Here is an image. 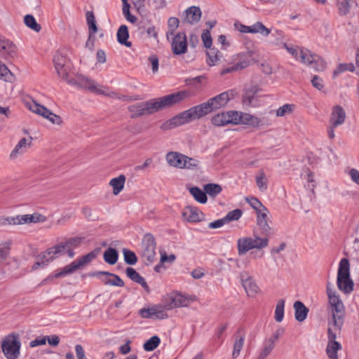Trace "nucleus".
<instances>
[{
    "mask_svg": "<svg viewBox=\"0 0 359 359\" xmlns=\"http://www.w3.org/2000/svg\"><path fill=\"white\" fill-rule=\"evenodd\" d=\"M189 96L187 91H180L159 98L149 100L128 107L132 118L150 115L160 110L170 107L182 101Z\"/></svg>",
    "mask_w": 359,
    "mask_h": 359,
    "instance_id": "nucleus-1",
    "label": "nucleus"
},
{
    "mask_svg": "<svg viewBox=\"0 0 359 359\" xmlns=\"http://www.w3.org/2000/svg\"><path fill=\"white\" fill-rule=\"evenodd\" d=\"M212 111V109L208 100L197 106L191 107L180 114L165 121L161 126L163 130H170L177 126L189 123L191 121L198 119Z\"/></svg>",
    "mask_w": 359,
    "mask_h": 359,
    "instance_id": "nucleus-2",
    "label": "nucleus"
},
{
    "mask_svg": "<svg viewBox=\"0 0 359 359\" xmlns=\"http://www.w3.org/2000/svg\"><path fill=\"white\" fill-rule=\"evenodd\" d=\"M268 237H260L255 232L252 236H243L237 240L236 247L239 256H243L252 250H256L255 259H261L264 255L263 249L269 246Z\"/></svg>",
    "mask_w": 359,
    "mask_h": 359,
    "instance_id": "nucleus-3",
    "label": "nucleus"
},
{
    "mask_svg": "<svg viewBox=\"0 0 359 359\" xmlns=\"http://www.w3.org/2000/svg\"><path fill=\"white\" fill-rule=\"evenodd\" d=\"M332 285L330 283L327 285V294L329 299V303L332 307V327L335 331H339L342 325V316L344 310V304L337 292L332 288Z\"/></svg>",
    "mask_w": 359,
    "mask_h": 359,
    "instance_id": "nucleus-4",
    "label": "nucleus"
},
{
    "mask_svg": "<svg viewBox=\"0 0 359 359\" xmlns=\"http://www.w3.org/2000/svg\"><path fill=\"white\" fill-rule=\"evenodd\" d=\"M1 347L6 359H18L20 354L21 348L19 334L13 332L4 337Z\"/></svg>",
    "mask_w": 359,
    "mask_h": 359,
    "instance_id": "nucleus-5",
    "label": "nucleus"
},
{
    "mask_svg": "<svg viewBox=\"0 0 359 359\" xmlns=\"http://www.w3.org/2000/svg\"><path fill=\"white\" fill-rule=\"evenodd\" d=\"M97 256L95 251H92L87 255L82 256L76 259L71 264L65 266L58 273L54 274L53 277L58 278L74 273L76 271L81 269L82 267L90 263Z\"/></svg>",
    "mask_w": 359,
    "mask_h": 359,
    "instance_id": "nucleus-6",
    "label": "nucleus"
},
{
    "mask_svg": "<svg viewBox=\"0 0 359 359\" xmlns=\"http://www.w3.org/2000/svg\"><path fill=\"white\" fill-rule=\"evenodd\" d=\"M53 62L58 76L67 82L69 79V74L72 66L70 60L65 54L58 50L55 53Z\"/></svg>",
    "mask_w": 359,
    "mask_h": 359,
    "instance_id": "nucleus-7",
    "label": "nucleus"
},
{
    "mask_svg": "<svg viewBox=\"0 0 359 359\" xmlns=\"http://www.w3.org/2000/svg\"><path fill=\"white\" fill-rule=\"evenodd\" d=\"M156 243L154 236L151 233L144 235L142 241V256L147 265L154 262L156 259Z\"/></svg>",
    "mask_w": 359,
    "mask_h": 359,
    "instance_id": "nucleus-8",
    "label": "nucleus"
},
{
    "mask_svg": "<svg viewBox=\"0 0 359 359\" xmlns=\"http://www.w3.org/2000/svg\"><path fill=\"white\" fill-rule=\"evenodd\" d=\"M240 279L248 297L254 298L260 292L261 290L255 279L249 272L246 271L241 272Z\"/></svg>",
    "mask_w": 359,
    "mask_h": 359,
    "instance_id": "nucleus-9",
    "label": "nucleus"
},
{
    "mask_svg": "<svg viewBox=\"0 0 359 359\" xmlns=\"http://www.w3.org/2000/svg\"><path fill=\"white\" fill-rule=\"evenodd\" d=\"M166 311L168 310L165 304H157L151 307L141 309L139 311V313L143 318L163 320L168 317Z\"/></svg>",
    "mask_w": 359,
    "mask_h": 359,
    "instance_id": "nucleus-10",
    "label": "nucleus"
},
{
    "mask_svg": "<svg viewBox=\"0 0 359 359\" xmlns=\"http://www.w3.org/2000/svg\"><path fill=\"white\" fill-rule=\"evenodd\" d=\"M67 83L69 85L76 86L79 88L88 90L95 94H97V93H102L98 90L100 86L99 84H97L94 80L82 75H79L73 79H69Z\"/></svg>",
    "mask_w": 359,
    "mask_h": 359,
    "instance_id": "nucleus-11",
    "label": "nucleus"
},
{
    "mask_svg": "<svg viewBox=\"0 0 359 359\" xmlns=\"http://www.w3.org/2000/svg\"><path fill=\"white\" fill-rule=\"evenodd\" d=\"M237 95L238 93L235 90H229L209 99L208 101L212 111H215L225 107L229 100Z\"/></svg>",
    "mask_w": 359,
    "mask_h": 359,
    "instance_id": "nucleus-12",
    "label": "nucleus"
},
{
    "mask_svg": "<svg viewBox=\"0 0 359 359\" xmlns=\"http://www.w3.org/2000/svg\"><path fill=\"white\" fill-rule=\"evenodd\" d=\"M196 300L197 297L195 295L186 297L182 294L176 293L171 296L170 302L165 305L169 311L174 308L189 306L191 302Z\"/></svg>",
    "mask_w": 359,
    "mask_h": 359,
    "instance_id": "nucleus-13",
    "label": "nucleus"
},
{
    "mask_svg": "<svg viewBox=\"0 0 359 359\" xmlns=\"http://www.w3.org/2000/svg\"><path fill=\"white\" fill-rule=\"evenodd\" d=\"M334 327L328 328V344L326 353L330 359H338L337 351L341 348V344L336 341L337 334Z\"/></svg>",
    "mask_w": 359,
    "mask_h": 359,
    "instance_id": "nucleus-14",
    "label": "nucleus"
},
{
    "mask_svg": "<svg viewBox=\"0 0 359 359\" xmlns=\"http://www.w3.org/2000/svg\"><path fill=\"white\" fill-rule=\"evenodd\" d=\"M29 109L33 112L48 118L51 123L56 125H60L62 123L60 116L53 114L45 107L33 102L29 106Z\"/></svg>",
    "mask_w": 359,
    "mask_h": 359,
    "instance_id": "nucleus-15",
    "label": "nucleus"
},
{
    "mask_svg": "<svg viewBox=\"0 0 359 359\" xmlns=\"http://www.w3.org/2000/svg\"><path fill=\"white\" fill-rule=\"evenodd\" d=\"M257 214V225L259 226V229L262 232V233L265 236L264 237H268L271 232V227L269 224V210L266 208L264 210H259V212H256Z\"/></svg>",
    "mask_w": 359,
    "mask_h": 359,
    "instance_id": "nucleus-16",
    "label": "nucleus"
},
{
    "mask_svg": "<svg viewBox=\"0 0 359 359\" xmlns=\"http://www.w3.org/2000/svg\"><path fill=\"white\" fill-rule=\"evenodd\" d=\"M172 50L175 55H181L187 52V39L184 33H178L175 36L172 42Z\"/></svg>",
    "mask_w": 359,
    "mask_h": 359,
    "instance_id": "nucleus-17",
    "label": "nucleus"
},
{
    "mask_svg": "<svg viewBox=\"0 0 359 359\" xmlns=\"http://www.w3.org/2000/svg\"><path fill=\"white\" fill-rule=\"evenodd\" d=\"M32 140L33 138L32 137H29V139L25 137L22 138L11 152L9 158L11 160H15L25 154L31 146Z\"/></svg>",
    "mask_w": 359,
    "mask_h": 359,
    "instance_id": "nucleus-18",
    "label": "nucleus"
},
{
    "mask_svg": "<svg viewBox=\"0 0 359 359\" xmlns=\"http://www.w3.org/2000/svg\"><path fill=\"white\" fill-rule=\"evenodd\" d=\"M346 117V112L341 106H334L329 119V123L332 124V127H338L344 123Z\"/></svg>",
    "mask_w": 359,
    "mask_h": 359,
    "instance_id": "nucleus-19",
    "label": "nucleus"
},
{
    "mask_svg": "<svg viewBox=\"0 0 359 359\" xmlns=\"http://www.w3.org/2000/svg\"><path fill=\"white\" fill-rule=\"evenodd\" d=\"M201 11L199 7L192 6L184 11V17L182 22L189 25H194L199 22L201 18Z\"/></svg>",
    "mask_w": 359,
    "mask_h": 359,
    "instance_id": "nucleus-20",
    "label": "nucleus"
},
{
    "mask_svg": "<svg viewBox=\"0 0 359 359\" xmlns=\"http://www.w3.org/2000/svg\"><path fill=\"white\" fill-rule=\"evenodd\" d=\"M203 214L196 207L187 206L182 211L183 219L191 223L200 222Z\"/></svg>",
    "mask_w": 359,
    "mask_h": 359,
    "instance_id": "nucleus-21",
    "label": "nucleus"
},
{
    "mask_svg": "<svg viewBox=\"0 0 359 359\" xmlns=\"http://www.w3.org/2000/svg\"><path fill=\"white\" fill-rule=\"evenodd\" d=\"M165 159L170 165L182 169L184 161L186 159V155L179 152L170 151L166 154Z\"/></svg>",
    "mask_w": 359,
    "mask_h": 359,
    "instance_id": "nucleus-22",
    "label": "nucleus"
},
{
    "mask_svg": "<svg viewBox=\"0 0 359 359\" xmlns=\"http://www.w3.org/2000/svg\"><path fill=\"white\" fill-rule=\"evenodd\" d=\"M126 273L127 276L131 280L141 285L146 292H149V287L144 278L138 272H137L135 269L131 267H128L126 270Z\"/></svg>",
    "mask_w": 359,
    "mask_h": 359,
    "instance_id": "nucleus-23",
    "label": "nucleus"
},
{
    "mask_svg": "<svg viewBox=\"0 0 359 359\" xmlns=\"http://www.w3.org/2000/svg\"><path fill=\"white\" fill-rule=\"evenodd\" d=\"M96 275H104L107 276L103 280V282L105 285H110L117 287L124 286V282L116 274L107 271H98Z\"/></svg>",
    "mask_w": 359,
    "mask_h": 359,
    "instance_id": "nucleus-24",
    "label": "nucleus"
},
{
    "mask_svg": "<svg viewBox=\"0 0 359 359\" xmlns=\"http://www.w3.org/2000/svg\"><path fill=\"white\" fill-rule=\"evenodd\" d=\"M17 51L16 46L9 40L4 39L0 43V55L13 57Z\"/></svg>",
    "mask_w": 359,
    "mask_h": 359,
    "instance_id": "nucleus-25",
    "label": "nucleus"
},
{
    "mask_svg": "<svg viewBox=\"0 0 359 359\" xmlns=\"http://www.w3.org/2000/svg\"><path fill=\"white\" fill-rule=\"evenodd\" d=\"M3 224L20 225L30 224L29 215H16L15 217H8L3 219Z\"/></svg>",
    "mask_w": 359,
    "mask_h": 359,
    "instance_id": "nucleus-26",
    "label": "nucleus"
},
{
    "mask_svg": "<svg viewBox=\"0 0 359 359\" xmlns=\"http://www.w3.org/2000/svg\"><path fill=\"white\" fill-rule=\"evenodd\" d=\"M295 319L299 322L304 321L308 315L309 309L300 301L294 303Z\"/></svg>",
    "mask_w": 359,
    "mask_h": 359,
    "instance_id": "nucleus-27",
    "label": "nucleus"
},
{
    "mask_svg": "<svg viewBox=\"0 0 359 359\" xmlns=\"http://www.w3.org/2000/svg\"><path fill=\"white\" fill-rule=\"evenodd\" d=\"M117 41L119 43L126 46V47H130L132 43L128 39L129 38V33L128 27L125 25H121L118 28L116 34Z\"/></svg>",
    "mask_w": 359,
    "mask_h": 359,
    "instance_id": "nucleus-28",
    "label": "nucleus"
},
{
    "mask_svg": "<svg viewBox=\"0 0 359 359\" xmlns=\"http://www.w3.org/2000/svg\"><path fill=\"white\" fill-rule=\"evenodd\" d=\"M350 277V265L349 262L346 258L341 259L339 265L337 278L339 282L341 283L342 278H346Z\"/></svg>",
    "mask_w": 359,
    "mask_h": 359,
    "instance_id": "nucleus-29",
    "label": "nucleus"
},
{
    "mask_svg": "<svg viewBox=\"0 0 359 359\" xmlns=\"http://www.w3.org/2000/svg\"><path fill=\"white\" fill-rule=\"evenodd\" d=\"M314 55L315 54H313L308 49L301 48L297 57L295 59L299 60L302 63L309 66L312 65V60Z\"/></svg>",
    "mask_w": 359,
    "mask_h": 359,
    "instance_id": "nucleus-30",
    "label": "nucleus"
},
{
    "mask_svg": "<svg viewBox=\"0 0 359 359\" xmlns=\"http://www.w3.org/2000/svg\"><path fill=\"white\" fill-rule=\"evenodd\" d=\"M126 182V177L120 175L118 177L113 178L110 180L109 184L113 188V194L118 195L123 189Z\"/></svg>",
    "mask_w": 359,
    "mask_h": 359,
    "instance_id": "nucleus-31",
    "label": "nucleus"
},
{
    "mask_svg": "<svg viewBox=\"0 0 359 359\" xmlns=\"http://www.w3.org/2000/svg\"><path fill=\"white\" fill-rule=\"evenodd\" d=\"M355 0H337L336 5L340 15H346Z\"/></svg>",
    "mask_w": 359,
    "mask_h": 359,
    "instance_id": "nucleus-32",
    "label": "nucleus"
},
{
    "mask_svg": "<svg viewBox=\"0 0 359 359\" xmlns=\"http://www.w3.org/2000/svg\"><path fill=\"white\" fill-rule=\"evenodd\" d=\"M201 163L198 159L186 156V159H184L183 163L182 169L196 171L201 170Z\"/></svg>",
    "mask_w": 359,
    "mask_h": 359,
    "instance_id": "nucleus-33",
    "label": "nucleus"
},
{
    "mask_svg": "<svg viewBox=\"0 0 359 359\" xmlns=\"http://www.w3.org/2000/svg\"><path fill=\"white\" fill-rule=\"evenodd\" d=\"M241 123L250 125L253 127H258L261 125L262 121L251 114H241Z\"/></svg>",
    "mask_w": 359,
    "mask_h": 359,
    "instance_id": "nucleus-34",
    "label": "nucleus"
},
{
    "mask_svg": "<svg viewBox=\"0 0 359 359\" xmlns=\"http://www.w3.org/2000/svg\"><path fill=\"white\" fill-rule=\"evenodd\" d=\"M190 194L193 196L194 199L200 203H205L208 198L205 191L201 190L197 187H194L189 189Z\"/></svg>",
    "mask_w": 359,
    "mask_h": 359,
    "instance_id": "nucleus-35",
    "label": "nucleus"
},
{
    "mask_svg": "<svg viewBox=\"0 0 359 359\" xmlns=\"http://www.w3.org/2000/svg\"><path fill=\"white\" fill-rule=\"evenodd\" d=\"M251 34H259L262 36H267L271 33V29L267 28L262 22H257L250 28Z\"/></svg>",
    "mask_w": 359,
    "mask_h": 359,
    "instance_id": "nucleus-36",
    "label": "nucleus"
},
{
    "mask_svg": "<svg viewBox=\"0 0 359 359\" xmlns=\"http://www.w3.org/2000/svg\"><path fill=\"white\" fill-rule=\"evenodd\" d=\"M86 21L89 29L90 39L93 38L94 34L97 31L95 15L92 11H87Z\"/></svg>",
    "mask_w": 359,
    "mask_h": 359,
    "instance_id": "nucleus-37",
    "label": "nucleus"
},
{
    "mask_svg": "<svg viewBox=\"0 0 359 359\" xmlns=\"http://www.w3.org/2000/svg\"><path fill=\"white\" fill-rule=\"evenodd\" d=\"M104 260L109 264H115L118 260V254L116 249L109 248L103 255Z\"/></svg>",
    "mask_w": 359,
    "mask_h": 359,
    "instance_id": "nucleus-38",
    "label": "nucleus"
},
{
    "mask_svg": "<svg viewBox=\"0 0 359 359\" xmlns=\"http://www.w3.org/2000/svg\"><path fill=\"white\" fill-rule=\"evenodd\" d=\"M226 118L229 116L225 112L219 113L211 118V123L217 127L224 126L229 124Z\"/></svg>",
    "mask_w": 359,
    "mask_h": 359,
    "instance_id": "nucleus-39",
    "label": "nucleus"
},
{
    "mask_svg": "<svg viewBox=\"0 0 359 359\" xmlns=\"http://www.w3.org/2000/svg\"><path fill=\"white\" fill-rule=\"evenodd\" d=\"M341 283L339 282V278H337V287L338 288L344 292V293H350L353 289V282L351 279V278H342L341 280Z\"/></svg>",
    "mask_w": 359,
    "mask_h": 359,
    "instance_id": "nucleus-40",
    "label": "nucleus"
},
{
    "mask_svg": "<svg viewBox=\"0 0 359 359\" xmlns=\"http://www.w3.org/2000/svg\"><path fill=\"white\" fill-rule=\"evenodd\" d=\"M245 341V335L235 336V341L233 344V350L232 352V357L236 358L242 350Z\"/></svg>",
    "mask_w": 359,
    "mask_h": 359,
    "instance_id": "nucleus-41",
    "label": "nucleus"
},
{
    "mask_svg": "<svg viewBox=\"0 0 359 359\" xmlns=\"http://www.w3.org/2000/svg\"><path fill=\"white\" fill-rule=\"evenodd\" d=\"M207 55L208 57V63L210 66L215 65L222 57L221 53L218 50L210 48L207 52Z\"/></svg>",
    "mask_w": 359,
    "mask_h": 359,
    "instance_id": "nucleus-42",
    "label": "nucleus"
},
{
    "mask_svg": "<svg viewBox=\"0 0 359 359\" xmlns=\"http://www.w3.org/2000/svg\"><path fill=\"white\" fill-rule=\"evenodd\" d=\"M24 23L28 28L36 32H39L41 29V25L37 23L36 19L32 15H26L24 17Z\"/></svg>",
    "mask_w": 359,
    "mask_h": 359,
    "instance_id": "nucleus-43",
    "label": "nucleus"
},
{
    "mask_svg": "<svg viewBox=\"0 0 359 359\" xmlns=\"http://www.w3.org/2000/svg\"><path fill=\"white\" fill-rule=\"evenodd\" d=\"M203 189L206 194H208L211 197L217 196L222 191V188L219 184L212 183H209L204 185Z\"/></svg>",
    "mask_w": 359,
    "mask_h": 359,
    "instance_id": "nucleus-44",
    "label": "nucleus"
},
{
    "mask_svg": "<svg viewBox=\"0 0 359 359\" xmlns=\"http://www.w3.org/2000/svg\"><path fill=\"white\" fill-rule=\"evenodd\" d=\"M275 347V343L274 339H269L262 350V351L259 353V355L258 356L257 359H266L267 356L271 353L272 350Z\"/></svg>",
    "mask_w": 359,
    "mask_h": 359,
    "instance_id": "nucleus-45",
    "label": "nucleus"
},
{
    "mask_svg": "<svg viewBox=\"0 0 359 359\" xmlns=\"http://www.w3.org/2000/svg\"><path fill=\"white\" fill-rule=\"evenodd\" d=\"M99 91H101L102 93H97V95H103L105 96H107L112 99H118V100H128V97L126 95H120L116 92L114 91H109L107 88H104L103 86H100Z\"/></svg>",
    "mask_w": 359,
    "mask_h": 359,
    "instance_id": "nucleus-46",
    "label": "nucleus"
},
{
    "mask_svg": "<svg viewBox=\"0 0 359 359\" xmlns=\"http://www.w3.org/2000/svg\"><path fill=\"white\" fill-rule=\"evenodd\" d=\"M257 93V88L256 86H251L250 88L246 89L243 95V103L248 105L251 104L254 96Z\"/></svg>",
    "mask_w": 359,
    "mask_h": 359,
    "instance_id": "nucleus-47",
    "label": "nucleus"
},
{
    "mask_svg": "<svg viewBox=\"0 0 359 359\" xmlns=\"http://www.w3.org/2000/svg\"><path fill=\"white\" fill-rule=\"evenodd\" d=\"M160 342L161 339L158 336H153L144 344L143 348L146 351H152L158 346Z\"/></svg>",
    "mask_w": 359,
    "mask_h": 359,
    "instance_id": "nucleus-48",
    "label": "nucleus"
},
{
    "mask_svg": "<svg viewBox=\"0 0 359 359\" xmlns=\"http://www.w3.org/2000/svg\"><path fill=\"white\" fill-rule=\"evenodd\" d=\"M295 109V105L292 104H285L280 107L276 111L278 117H283L292 113Z\"/></svg>",
    "mask_w": 359,
    "mask_h": 359,
    "instance_id": "nucleus-49",
    "label": "nucleus"
},
{
    "mask_svg": "<svg viewBox=\"0 0 359 359\" xmlns=\"http://www.w3.org/2000/svg\"><path fill=\"white\" fill-rule=\"evenodd\" d=\"M310 66L318 72H322L326 68V62L322 57L315 54L312 65Z\"/></svg>",
    "mask_w": 359,
    "mask_h": 359,
    "instance_id": "nucleus-50",
    "label": "nucleus"
},
{
    "mask_svg": "<svg viewBox=\"0 0 359 359\" xmlns=\"http://www.w3.org/2000/svg\"><path fill=\"white\" fill-rule=\"evenodd\" d=\"M284 308H285V301L283 299H280L275 309V320L277 322H281L284 318Z\"/></svg>",
    "mask_w": 359,
    "mask_h": 359,
    "instance_id": "nucleus-51",
    "label": "nucleus"
},
{
    "mask_svg": "<svg viewBox=\"0 0 359 359\" xmlns=\"http://www.w3.org/2000/svg\"><path fill=\"white\" fill-rule=\"evenodd\" d=\"M11 242L0 243V263L4 262L10 254Z\"/></svg>",
    "mask_w": 359,
    "mask_h": 359,
    "instance_id": "nucleus-52",
    "label": "nucleus"
},
{
    "mask_svg": "<svg viewBox=\"0 0 359 359\" xmlns=\"http://www.w3.org/2000/svg\"><path fill=\"white\" fill-rule=\"evenodd\" d=\"M123 254L124 257V261L126 264L130 265H134L137 262V258L135 252L133 251L123 248Z\"/></svg>",
    "mask_w": 359,
    "mask_h": 359,
    "instance_id": "nucleus-53",
    "label": "nucleus"
},
{
    "mask_svg": "<svg viewBox=\"0 0 359 359\" xmlns=\"http://www.w3.org/2000/svg\"><path fill=\"white\" fill-rule=\"evenodd\" d=\"M243 212L240 209H235L231 210L227 213V215L224 217V219L226 224L229 223L233 221H238L242 216Z\"/></svg>",
    "mask_w": 359,
    "mask_h": 359,
    "instance_id": "nucleus-54",
    "label": "nucleus"
},
{
    "mask_svg": "<svg viewBox=\"0 0 359 359\" xmlns=\"http://www.w3.org/2000/svg\"><path fill=\"white\" fill-rule=\"evenodd\" d=\"M42 264V267L46 266L50 262L55 259V256L50 255V252L47 250L43 253L36 257Z\"/></svg>",
    "mask_w": 359,
    "mask_h": 359,
    "instance_id": "nucleus-55",
    "label": "nucleus"
},
{
    "mask_svg": "<svg viewBox=\"0 0 359 359\" xmlns=\"http://www.w3.org/2000/svg\"><path fill=\"white\" fill-rule=\"evenodd\" d=\"M349 71V72H354L355 71V66L353 63H348V64H340L337 66V67L334 70L333 72V76L334 77H336L338 76L340 73Z\"/></svg>",
    "mask_w": 359,
    "mask_h": 359,
    "instance_id": "nucleus-56",
    "label": "nucleus"
},
{
    "mask_svg": "<svg viewBox=\"0 0 359 359\" xmlns=\"http://www.w3.org/2000/svg\"><path fill=\"white\" fill-rule=\"evenodd\" d=\"M229 115V118H226L229 124L238 125L241 123V114L236 111H229L225 112Z\"/></svg>",
    "mask_w": 359,
    "mask_h": 359,
    "instance_id": "nucleus-57",
    "label": "nucleus"
},
{
    "mask_svg": "<svg viewBox=\"0 0 359 359\" xmlns=\"http://www.w3.org/2000/svg\"><path fill=\"white\" fill-rule=\"evenodd\" d=\"M180 21L177 18L171 17L168 20V27L169 31L167 32V38H169V36H172L174 34L175 30L179 27Z\"/></svg>",
    "mask_w": 359,
    "mask_h": 359,
    "instance_id": "nucleus-58",
    "label": "nucleus"
},
{
    "mask_svg": "<svg viewBox=\"0 0 359 359\" xmlns=\"http://www.w3.org/2000/svg\"><path fill=\"white\" fill-rule=\"evenodd\" d=\"M130 6L128 3V1L123 2V9L122 10H123V14L124 17L128 22H130L131 23H135L137 19L135 15H133L132 14H130Z\"/></svg>",
    "mask_w": 359,
    "mask_h": 359,
    "instance_id": "nucleus-59",
    "label": "nucleus"
},
{
    "mask_svg": "<svg viewBox=\"0 0 359 359\" xmlns=\"http://www.w3.org/2000/svg\"><path fill=\"white\" fill-rule=\"evenodd\" d=\"M257 185L259 190L264 191L267 189V182L264 172H261L259 176L256 177Z\"/></svg>",
    "mask_w": 359,
    "mask_h": 359,
    "instance_id": "nucleus-60",
    "label": "nucleus"
},
{
    "mask_svg": "<svg viewBox=\"0 0 359 359\" xmlns=\"http://www.w3.org/2000/svg\"><path fill=\"white\" fill-rule=\"evenodd\" d=\"M11 76L12 73L7 67L0 61V79L7 81Z\"/></svg>",
    "mask_w": 359,
    "mask_h": 359,
    "instance_id": "nucleus-61",
    "label": "nucleus"
},
{
    "mask_svg": "<svg viewBox=\"0 0 359 359\" xmlns=\"http://www.w3.org/2000/svg\"><path fill=\"white\" fill-rule=\"evenodd\" d=\"M251 207L256 211V212H259V210H264V207L263 204L256 198L252 197L250 199H246Z\"/></svg>",
    "mask_w": 359,
    "mask_h": 359,
    "instance_id": "nucleus-62",
    "label": "nucleus"
},
{
    "mask_svg": "<svg viewBox=\"0 0 359 359\" xmlns=\"http://www.w3.org/2000/svg\"><path fill=\"white\" fill-rule=\"evenodd\" d=\"M201 39L204 46L207 48H210L212 43L210 31L208 29L204 30L202 33Z\"/></svg>",
    "mask_w": 359,
    "mask_h": 359,
    "instance_id": "nucleus-63",
    "label": "nucleus"
},
{
    "mask_svg": "<svg viewBox=\"0 0 359 359\" xmlns=\"http://www.w3.org/2000/svg\"><path fill=\"white\" fill-rule=\"evenodd\" d=\"M346 173L354 183L359 185V170L355 168H351L346 170Z\"/></svg>",
    "mask_w": 359,
    "mask_h": 359,
    "instance_id": "nucleus-64",
    "label": "nucleus"
}]
</instances>
